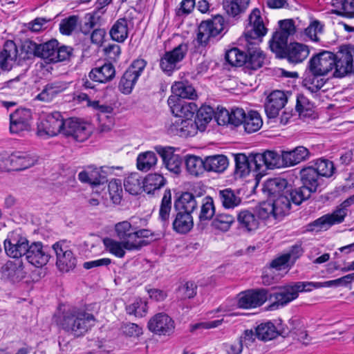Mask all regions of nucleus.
<instances>
[{
    "label": "nucleus",
    "instance_id": "50",
    "mask_svg": "<svg viewBox=\"0 0 354 354\" xmlns=\"http://www.w3.org/2000/svg\"><path fill=\"white\" fill-rule=\"evenodd\" d=\"M157 160V156L153 151L141 153L137 158V167L140 171H147L156 165Z\"/></svg>",
    "mask_w": 354,
    "mask_h": 354
},
{
    "label": "nucleus",
    "instance_id": "60",
    "mask_svg": "<svg viewBox=\"0 0 354 354\" xmlns=\"http://www.w3.org/2000/svg\"><path fill=\"white\" fill-rule=\"evenodd\" d=\"M17 55V49L15 44L12 41H7L3 45V48L0 53V59L1 65L4 64L8 60H14Z\"/></svg>",
    "mask_w": 354,
    "mask_h": 354
},
{
    "label": "nucleus",
    "instance_id": "33",
    "mask_svg": "<svg viewBox=\"0 0 354 354\" xmlns=\"http://www.w3.org/2000/svg\"><path fill=\"white\" fill-rule=\"evenodd\" d=\"M194 226L192 216L186 212L178 211L172 222L173 230L181 234L189 232Z\"/></svg>",
    "mask_w": 354,
    "mask_h": 354
},
{
    "label": "nucleus",
    "instance_id": "55",
    "mask_svg": "<svg viewBox=\"0 0 354 354\" xmlns=\"http://www.w3.org/2000/svg\"><path fill=\"white\" fill-rule=\"evenodd\" d=\"M147 302L140 298H136L134 301L126 306V312L129 315H133L137 317H145L147 313Z\"/></svg>",
    "mask_w": 354,
    "mask_h": 354
},
{
    "label": "nucleus",
    "instance_id": "9",
    "mask_svg": "<svg viewBox=\"0 0 354 354\" xmlns=\"http://www.w3.org/2000/svg\"><path fill=\"white\" fill-rule=\"evenodd\" d=\"M64 126V119L59 112L48 114L39 124L37 135L41 137H53L62 133Z\"/></svg>",
    "mask_w": 354,
    "mask_h": 354
},
{
    "label": "nucleus",
    "instance_id": "63",
    "mask_svg": "<svg viewBox=\"0 0 354 354\" xmlns=\"http://www.w3.org/2000/svg\"><path fill=\"white\" fill-rule=\"evenodd\" d=\"M100 15L96 12L86 14L84 17V23L80 27V30L84 35H88L95 27L100 19Z\"/></svg>",
    "mask_w": 354,
    "mask_h": 354
},
{
    "label": "nucleus",
    "instance_id": "37",
    "mask_svg": "<svg viewBox=\"0 0 354 354\" xmlns=\"http://www.w3.org/2000/svg\"><path fill=\"white\" fill-rule=\"evenodd\" d=\"M254 154L252 153L248 157L245 154L239 153L235 156V173L239 177L248 175L251 170L255 171L254 164L252 158Z\"/></svg>",
    "mask_w": 354,
    "mask_h": 354
},
{
    "label": "nucleus",
    "instance_id": "40",
    "mask_svg": "<svg viewBox=\"0 0 354 354\" xmlns=\"http://www.w3.org/2000/svg\"><path fill=\"white\" fill-rule=\"evenodd\" d=\"M111 39L115 41L122 43L128 37V22L125 18L118 19L112 26L110 31Z\"/></svg>",
    "mask_w": 354,
    "mask_h": 354
},
{
    "label": "nucleus",
    "instance_id": "4",
    "mask_svg": "<svg viewBox=\"0 0 354 354\" xmlns=\"http://www.w3.org/2000/svg\"><path fill=\"white\" fill-rule=\"evenodd\" d=\"M223 29L224 19L221 15H216L210 20L203 21L198 28L197 41L200 45L206 46Z\"/></svg>",
    "mask_w": 354,
    "mask_h": 354
},
{
    "label": "nucleus",
    "instance_id": "57",
    "mask_svg": "<svg viewBox=\"0 0 354 354\" xmlns=\"http://www.w3.org/2000/svg\"><path fill=\"white\" fill-rule=\"evenodd\" d=\"M226 62L233 66H241L245 65L246 55L237 48H233L227 50L225 56Z\"/></svg>",
    "mask_w": 354,
    "mask_h": 354
},
{
    "label": "nucleus",
    "instance_id": "64",
    "mask_svg": "<svg viewBox=\"0 0 354 354\" xmlns=\"http://www.w3.org/2000/svg\"><path fill=\"white\" fill-rule=\"evenodd\" d=\"M319 76L306 77L303 81L304 86L312 93H315L324 86V82Z\"/></svg>",
    "mask_w": 354,
    "mask_h": 354
},
{
    "label": "nucleus",
    "instance_id": "21",
    "mask_svg": "<svg viewBox=\"0 0 354 354\" xmlns=\"http://www.w3.org/2000/svg\"><path fill=\"white\" fill-rule=\"evenodd\" d=\"M1 279L10 283H16L25 278L26 272L21 262L8 261L0 269Z\"/></svg>",
    "mask_w": 354,
    "mask_h": 354
},
{
    "label": "nucleus",
    "instance_id": "58",
    "mask_svg": "<svg viewBox=\"0 0 354 354\" xmlns=\"http://www.w3.org/2000/svg\"><path fill=\"white\" fill-rule=\"evenodd\" d=\"M255 213L257 218H259V221L263 220L268 221L271 219H279L278 216L274 215L273 207L269 199H268L267 201L261 203Z\"/></svg>",
    "mask_w": 354,
    "mask_h": 354
},
{
    "label": "nucleus",
    "instance_id": "39",
    "mask_svg": "<svg viewBox=\"0 0 354 354\" xmlns=\"http://www.w3.org/2000/svg\"><path fill=\"white\" fill-rule=\"evenodd\" d=\"M269 201L273 207L274 215L277 216L279 219L289 212L291 201L288 194H282Z\"/></svg>",
    "mask_w": 354,
    "mask_h": 354
},
{
    "label": "nucleus",
    "instance_id": "42",
    "mask_svg": "<svg viewBox=\"0 0 354 354\" xmlns=\"http://www.w3.org/2000/svg\"><path fill=\"white\" fill-rule=\"evenodd\" d=\"M185 164L187 171L193 176H198L205 170V160L201 157L188 155L185 158Z\"/></svg>",
    "mask_w": 354,
    "mask_h": 354
},
{
    "label": "nucleus",
    "instance_id": "30",
    "mask_svg": "<svg viewBox=\"0 0 354 354\" xmlns=\"http://www.w3.org/2000/svg\"><path fill=\"white\" fill-rule=\"evenodd\" d=\"M310 156L309 150L299 146L290 151H282L281 158L285 162V167L294 166L307 160Z\"/></svg>",
    "mask_w": 354,
    "mask_h": 354
},
{
    "label": "nucleus",
    "instance_id": "3",
    "mask_svg": "<svg viewBox=\"0 0 354 354\" xmlns=\"http://www.w3.org/2000/svg\"><path fill=\"white\" fill-rule=\"evenodd\" d=\"M95 322V317L85 310L73 308L66 311L61 320V326L66 332L75 337L86 333Z\"/></svg>",
    "mask_w": 354,
    "mask_h": 354
},
{
    "label": "nucleus",
    "instance_id": "51",
    "mask_svg": "<svg viewBox=\"0 0 354 354\" xmlns=\"http://www.w3.org/2000/svg\"><path fill=\"white\" fill-rule=\"evenodd\" d=\"M277 335L276 328L271 322L261 324L255 329V337L262 341L271 340Z\"/></svg>",
    "mask_w": 354,
    "mask_h": 354
},
{
    "label": "nucleus",
    "instance_id": "7",
    "mask_svg": "<svg viewBox=\"0 0 354 354\" xmlns=\"http://www.w3.org/2000/svg\"><path fill=\"white\" fill-rule=\"evenodd\" d=\"M52 248L56 255V266L60 271L68 272L75 267L77 260L66 240L56 242Z\"/></svg>",
    "mask_w": 354,
    "mask_h": 354
},
{
    "label": "nucleus",
    "instance_id": "38",
    "mask_svg": "<svg viewBox=\"0 0 354 354\" xmlns=\"http://www.w3.org/2000/svg\"><path fill=\"white\" fill-rule=\"evenodd\" d=\"M205 166L208 171L223 172L228 166V160L224 155L207 156L205 159Z\"/></svg>",
    "mask_w": 354,
    "mask_h": 354
},
{
    "label": "nucleus",
    "instance_id": "22",
    "mask_svg": "<svg viewBox=\"0 0 354 354\" xmlns=\"http://www.w3.org/2000/svg\"><path fill=\"white\" fill-rule=\"evenodd\" d=\"M268 299L266 289L248 290L240 295L238 306L241 308H252L261 306Z\"/></svg>",
    "mask_w": 354,
    "mask_h": 354
},
{
    "label": "nucleus",
    "instance_id": "49",
    "mask_svg": "<svg viewBox=\"0 0 354 354\" xmlns=\"http://www.w3.org/2000/svg\"><path fill=\"white\" fill-rule=\"evenodd\" d=\"M195 121L199 127L200 131H204L207 124L212 120L214 115V110L209 106H202L196 110Z\"/></svg>",
    "mask_w": 354,
    "mask_h": 354
},
{
    "label": "nucleus",
    "instance_id": "56",
    "mask_svg": "<svg viewBox=\"0 0 354 354\" xmlns=\"http://www.w3.org/2000/svg\"><path fill=\"white\" fill-rule=\"evenodd\" d=\"M234 222V218L227 214H218L212 223V226L223 232H227Z\"/></svg>",
    "mask_w": 354,
    "mask_h": 354
},
{
    "label": "nucleus",
    "instance_id": "23",
    "mask_svg": "<svg viewBox=\"0 0 354 354\" xmlns=\"http://www.w3.org/2000/svg\"><path fill=\"white\" fill-rule=\"evenodd\" d=\"M25 256L28 261L36 267L46 265L50 258L48 248L44 247L40 242L29 245Z\"/></svg>",
    "mask_w": 354,
    "mask_h": 354
},
{
    "label": "nucleus",
    "instance_id": "36",
    "mask_svg": "<svg viewBox=\"0 0 354 354\" xmlns=\"http://www.w3.org/2000/svg\"><path fill=\"white\" fill-rule=\"evenodd\" d=\"M302 185L313 193L315 192L319 185L320 176L313 167L304 168L300 171Z\"/></svg>",
    "mask_w": 354,
    "mask_h": 354
},
{
    "label": "nucleus",
    "instance_id": "20",
    "mask_svg": "<svg viewBox=\"0 0 354 354\" xmlns=\"http://www.w3.org/2000/svg\"><path fill=\"white\" fill-rule=\"evenodd\" d=\"M298 297L293 283L279 287L278 290L270 295V299L273 300L270 305V310L277 309L280 306H284L292 300Z\"/></svg>",
    "mask_w": 354,
    "mask_h": 354
},
{
    "label": "nucleus",
    "instance_id": "43",
    "mask_svg": "<svg viewBox=\"0 0 354 354\" xmlns=\"http://www.w3.org/2000/svg\"><path fill=\"white\" fill-rule=\"evenodd\" d=\"M263 120L260 114L256 111H250L245 113L243 125L245 131L248 133H254L261 129Z\"/></svg>",
    "mask_w": 354,
    "mask_h": 354
},
{
    "label": "nucleus",
    "instance_id": "44",
    "mask_svg": "<svg viewBox=\"0 0 354 354\" xmlns=\"http://www.w3.org/2000/svg\"><path fill=\"white\" fill-rule=\"evenodd\" d=\"M249 3L250 0H223V7L228 15L236 17L245 10Z\"/></svg>",
    "mask_w": 354,
    "mask_h": 354
},
{
    "label": "nucleus",
    "instance_id": "52",
    "mask_svg": "<svg viewBox=\"0 0 354 354\" xmlns=\"http://www.w3.org/2000/svg\"><path fill=\"white\" fill-rule=\"evenodd\" d=\"M58 42L55 39L39 44V57L48 62H54Z\"/></svg>",
    "mask_w": 354,
    "mask_h": 354
},
{
    "label": "nucleus",
    "instance_id": "53",
    "mask_svg": "<svg viewBox=\"0 0 354 354\" xmlns=\"http://www.w3.org/2000/svg\"><path fill=\"white\" fill-rule=\"evenodd\" d=\"M171 209V194L170 190H165L162 198L160 210L159 218L164 225L169 223L170 212Z\"/></svg>",
    "mask_w": 354,
    "mask_h": 354
},
{
    "label": "nucleus",
    "instance_id": "15",
    "mask_svg": "<svg viewBox=\"0 0 354 354\" xmlns=\"http://www.w3.org/2000/svg\"><path fill=\"white\" fill-rule=\"evenodd\" d=\"M28 245V239L17 233L10 234L4 241V248L6 254L9 257L15 259L25 256Z\"/></svg>",
    "mask_w": 354,
    "mask_h": 354
},
{
    "label": "nucleus",
    "instance_id": "29",
    "mask_svg": "<svg viewBox=\"0 0 354 354\" xmlns=\"http://www.w3.org/2000/svg\"><path fill=\"white\" fill-rule=\"evenodd\" d=\"M287 180L281 178H271L264 183L263 191L271 199L282 194H287L288 190Z\"/></svg>",
    "mask_w": 354,
    "mask_h": 354
},
{
    "label": "nucleus",
    "instance_id": "28",
    "mask_svg": "<svg viewBox=\"0 0 354 354\" xmlns=\"http://www.w3.org/2000/svg\"><path fill=\"white\" fill-rule=\"evenodd\" d=\"M146 221L140 218H131L130 221H122L115 225L118 236L123 241H133L135 240V232L137 224L145 223Z\"/></svg>",
    "mask_w": 354,
    "mask_h": 354
},
{
    "label": "nucleus",
    "instance_id": "47",
    "mask_svg": "<svg viewBox=\"0 0 354 354\" xmlns=\"http://www.w3.org/2000/svg\"><path fill=\"white\" fill-rule=\"evenodd\" d=\"M124 186L127 192L136 195L143 190V180L138 173H133L125 178Z\"/></svg>",
    "mask_w": 354,
    "mask_h": 354
},
{
    "label": "nucleus",
    "instance_id": "13",
    "mask_svg": "<svg viewBox=\"0 0 354 354\" xmlns=\"http://www.w3.org/2000/svg\"><path fill=\"white\" fill-rule=\"evenodd\" d=\"M3 168L8 171H22L34 166L37 159L35 156L21 152H15L7 157L2 158Z\"/></svg>",
    "mask_w": 354,
    "mask_h": 354
},
{
    "label": "nucleus",
    "instance_id": "14",
    "mask_svg": "<svg viewBox=\"0 0 354 354\" xmlns=\"http://www.w3.org/2000/svg\"><path fill=\"white\" fill-rule=\"evenodd\" d=\"M148 329L158 335H169L174 333L175 324L173 319L164 313H159L150 318Z\"/></svg>",
    "mask_w": 354,
    "mask_h": 354
},
{
    "label": "nucleus",
    "instance_id": "17",
    "mask_svg": "<svg viewBox=\"0 0 354 354\" xmlns=\"http://www.w3.org/2000/svg\"><path fill=\"white\" fill-rule=\"evenodd\" d=\"M167 103L171 113L177 118H192L197 110V105L195 103L185 102L176 96H170Z\"/></svg>",
    "mask_w": 354,
    "mask_h": 354
},
{
    "label": "nucleus",
    "instance_id": "10",
    "mask_svg": "<svg viewBox=\"0 0 354 354\" xmlns=\"http://www.w3.org/2000/svg\"><path fill=\"white\" fill-rule=\"evenodd\" d=\"M187 50V44L181 43L172 50L167 51L160 61L161 69L169 74L172 73L178 68L177 64L185 58Z\"/></svg>",
    "mask_w": 354,
    "mask_h": 354
},
{
    "label": "nucleus",
    "instance_id": "41",
    "mask_svg": "<svg viewBox=\"0 0 354 354\" xmlns=\"http://www.w3.org/2000/svg\"><path fill=\"white\" fill-rule=\"evenodd\" d=\"M66 89L64 84L59 82H54L48 84L40 93H39L35 99L39 101L48 102L59 93Z\"/></svg>",
    "mask_w": 354,
    "mask_h": 354
},
{
    "label": "nucleus",
    "instance_id": "62",
    "mask_svg": "<svg viewBox=\"0 0 354 354\" xmlns=\"http://www.w3.org/2000/svg\"><path fill=\"white\" fill-rule=\"evenodd\" d=\"M78 19L77 16L72 15L62 19L59 24L60 32L65 35H71L77 25Z\"/></svg>",
    "mask_w": 354,
    "mask_h": 354
},
{
    "label": "nucleus",
    "instance_id": "16",
    "mask_svg": "<svg viewBox=\"0 0 354 354\" xmlns=\"http://www.w3.org/2000/svg\"><path fill=\"white\" fill-rule=\"evenodd\" d=\"M32 114L30 109H17L10 115V132L19 134L30 129V121Z\"/></svg>",
    "mask_w": 354,
    "mask_h": 354
},
{
    "label": "nucleus",
    "instance_id": "12",
    "mask_svg": "<svg viewBox=\"0 0 354 354\" xmlns=\"http://www.w3.org/2000/svg\"><path fill=\"white\" fill-rule=\"evenodd\" d=\"M114 169H120L117 167H101L100 168L93 166L87 167L78 174V179L83 183H88L93 187L104 184L106 182V176Z\"/></svg>",
    "mask_w": 354,
    "mask_h": 354
},
{
    "label": "nucleus",
    "instance_id": "61",
    "mask_svg": "<svg viewBox=\"0 0 354 354\" xmlns=\"http://www.w3.org/2000/svg\"><path fill=\"white\" fill-rule=\"evenodd\" d=\"M110 198L113 203L119 204L122 198V186L120 180L113 179L108 185Z\"/></svg>",
    "mask_w": 354,
    "mask_h": 354
},
{
    "label": "nucleus",
    "instance_id": "27",
    "mask_svg": "<svg viewBox=\"0 0 354 354\" xmlns=\"http://www.w3.org/2000/svg\"><path fill=\"white\" fill-rule=\"evenodd\" d=\"M344 212L342 210H335L332 214L322 216L307 226L308 231H319L326 230L330 226L340 223L343 221Z\"/></svg>",
    "mask_w": 354,
    "mask_h": 354
},
{
    "label": "nucleus",
    "instance_id": "35",
    "mask_svg": "<svg viewBox=\"0 0 354 354\" xmlns=\"http://www.w3.org/2000/svg\"><path fill=\"white\" fill-rule=\"evenodd\" d=\"M218 198L225 209H234L239 206L242 201L239 193L230 188L220 190L218 193Z\"/></svg>",
    "mask_w": 354,
    "mask_h": 354
},
{
    "label": "nucleus",
    "instance_id": "8",
    "mask_svg": "<svg viewBox=\"0 0 354 354\" xmlns=\"http://www.w3.org/2000/svg\"><path fill=\"white\" fill-rule=\"evenodd\" d=\"M279 30H277L270 41V50L274 53H283V47L287 43L289 36L295 32V26L292 19H284L279 21Z\"/></svg>",
    "mask_w": 354,
    "mask_h": 354
},
{
    "label": "nucleus",
    "instance_id": "19",
    "mask_svg": "<svg viewBox=\"0 0 354 354\" xmlns=\"http://www.w3.org/2000/svg\"><path fill=\"white\" fill-rule=\"evenodd\" d=\"M157 153L160 156L163 165L170 172L179 174L182 170L183 160L176 154L172 147H156Z\"/></svg>",
    "mask_w": 354,
    "mask_h": 354
},
{
    "label": "nucleus",
    "instance_id": "54",
    "mask_svg": "<svg viewBox=\"0 0 354 354\" xmlns=\"http://www.w3.org/2000/svg\"><path fill=\"white\" fill-rule=\"evenodd\" d=\"M286 193L292 203L295 205H299L304 201L309 198L313 192L302 185L301 187L294 189H292L290 186H289L288 192Z\"/></svg>",
    "mask_w": 354,
    "mask_h": 354
},
{
    "label": "nucleus",
    "instance_id": "32",
    "mask_svg": "<svg viewBox=\"0 0 354 354\" xmlns=\"http://www.w3.org/2000/svg\"><path fill=\"white\" fill-rule=\"evenodd\" d=\"M114 66L110 64H104L101 67L92 69L88 74V77L93 82L104 83L112 80L115 76Z\"/></svg>",
    "mask_w": 354,
    "mask_h": 354
},
{
    "label": "nucleus",
    "instance_id": "25",
    "mask_svg": "<svg viewBox=\"0 0 354 354\" xmlns=\"http://www.w3.org/2000/svg\"><path fill=\"white\" fill-rule=\"evenodd\" d=\"M288 101L286 94L281 91H274L267 97L265 111L269 118H275Z\"/></svg>",
    "mask_w": 354,
    "mask_h": 354
},
{
    "label": "nucleus",
    "instance_id": "59",
    "mask_svg": "<svg viewBox=\"0 0 354 354\" xmlns=\"http://www.w3.org/2000/svg\"><path fill=\"white\" fill-rule=\"evenodd\" d=\"M314 169L319 176L329 178L333 176L335 168L333 162L326 159H319L315 163Z\"/></svg>",
    "mask_w": 354,
    "mask_h": 354
},
{
    "label": "nucleus",
    "instance_id": "45",
    "mask_svg": "<svg viewBox=\"0 0 354 354\" xmlns=\"http://www.w3.org/2000/svg\"><path fill=\"white\" fill-rule=\"evenodd\" d=\"M199 204L201 205L198 215L200 221H210L215 214V206L213 198L210 196L201 198Z\"/></svg>",
    "mask_w": 354,
    "mask_h": 354
},
{
    "label": "nucleus",
    "instance_id": "26",
    "mask_svg": "<svg viewBox=\"0 0 354 354\" xmlns=\"http://www.w3.org/2000/svg\"><path fill=\"white\" fill-rule=\"evenodd\" d=\"M144 241H117L111 239L106 238L104 239V244L106 249L115 256L122 258L125 254V250H138L142 247Z\"/></svg>",
    "mask_w": 354,
    "mask_h": 354
},
{
    "label": "nucleus",
    "instance_id": "46",
    "mask_svg": "<svg viewBox=\"0 0 354 354\" xmlns=\"http://www.w3.org/2000/svg\"><path fill=\"white\" fill-rule=\"evenodd\" d=\"M165 178L158 174H150L143 180V190L147 194H151L159 189L165 184Z\"/></svg>",
    "mask_w": 354,
    "mask_h": 354
},
{
    "label": "nucleus",
    "instance_id": "31",
    "mask_svg": "<svg viewBox=\"0 0 354 354\" xmlns=\"http://www.w3.org/2000/svg\"><path fill=\"white\" fill-rule=\"evenodd\" d=\"M200 199L199 196L196 197L192 193L184 192L175 201L174 207L178 211L189 213L192 215V213L197 209Z\"/></svg>",
    "mask_w": 354,
    "mask_h": 354
},
{
    "label": "nucleus",
    "instance_id": "5",
    "mask_svg": "<svg viewBox=\"0 0 354 354\" xmlns=\"http://www.w3.org/2000/svg\"><path fill=\"white\" fill-rule=\"evenodd\" d=\"M252 161L254 164V169L257 175H263L267 169H273L285 166L281 154H279L274 151L268 150L262 153H254Z\"/></svg>",
    "mask_w": 354,
    "mask_h": 354
},
{
    "label": "nucleus",
    "instance_id": "2",
    "mask_svg": "<svg viewBox=\"0 0 354 354\" xmlns=\"http://www.w3.org/2000/svg\"><path fill=\"white\" fill-rule=\"evenodd\" d=\"M248 25L245 30V37L250 46H248L246 62L245 65L247 68L257 70L262 67L265 55L260 48L251 40L258 39L264 36L267 32L261 12L258 8H254L250 13L248 18Z\"/></svg>",
    "mask_w": 354,
    "mask_h": 354
},
{
    "label": "nucleus",
    "instance_id": "1",
    "mask_svg": "<svg viewBox=\"0 0 354 354\" xmlns=\"http://www.w3.org/2000/svg\"><path fill=\"white\" fill-rule=\"evenodd\" d=\"M308 68L315 76L325 75L333 68L336 77L354 73V46H342L336 54L323 51L310 59Z\"/></svg>",
    "mask_w": 354,
    "mask_h": 354
},
{
    "label": "nucleus",
    "instance_id": "6",
    "mask_svg": "<svg viewBox=\"0 0 354 354\" xmlns=\"http://www.w3.org/2000/svg\"><path fill=\"white\" fill-rule=\"evenodd\" d=\"M147 62L142 59L134 60L124 73L119 83V89L124 94L131 93Z\"/></svg>",
    "mask_w": 354,
    "mask_h": 354
},
{
    "label": "nucleus",
    "instance_id": "11",
    "mask_svg": "<svg viewBox=\"0 0 354 354\" xmlns=\"http://www.w3.org/2000/svg\"><path fill=\"white\" fill-rule=\"evenodd\" d=\"M187 50V44L181 43L172 50L167 51L160 61L161 69L169 74L172 73L178 68L177 64L185 58Z\"/></svg>",
    "mask_w": 354,
    "mask_h": 354
},
{
    "label": "nucleus",
    "instance_id": "34",
    "mask_svg": "<svg viewBox=\"0 0 354 354\" xmlns=\"http://www.w3.org/2000/svg\"><path fill=\"white\" fill-rule=\"evenodd\" d=\"M237 221L240 227L247 232L256 230L260 223L259 218H257L256 213L247 209L242 210L238 214Z\"/></svg>",
    "mask_w": 354,
    "mask_h": 354
},
{
    "label": "nucleus",
    "instance_id": "48",
    "mask_svg": "<svg viewBox=\"0 0 354 354\" xmlns=\"http://www.w3.org/2000/svg\"><path fill=\"white\" fill-rule=\"evenodd\" d=\"M174 96L180 99L194 100L197 96L194 88L189 84L183 82H176L171 87Z\"/></svg>",
    "mask_w": 354,
    "mask_h": 354
},
{
    "label": "nucleus",
    "instance_id": "24",
    "mask_svg": "<svg viewBox=\"0 0 354 354\" xmlns=\"http://www.w3.org/2000/svg\"><path fill=\"white\" fill-rule=\"evenodd\" d=\"M169 131L174 135L187 138L195 136L199 131V127L192 118H176L169 127Z\"/></svg>",
    "mask_w": 354,
    "mask_h": 354
},
{
    "label": "nucleus",
    "instance_id": "18",
    "mask_svg": "<svg viewBox=\"0 0 354 354\" xmlns=\"http://www.w3.org/2000/svg\"><path fill=\"white\" fill-rule=\"evenodd\" d=\"M283 53H275L277 57L286 58L289 62L297 64L305 60L309 55V49L306 45L295 42L288 44L283 47Z\"/></svg>",
    "mask_w": 354,
    "mask_h": 354
}]
</instances>
